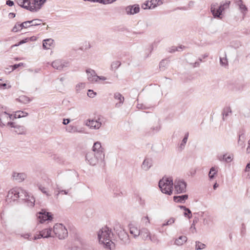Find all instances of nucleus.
<instances>
[{
  "mask_svg": "<svg viewBox=\"0 0 250 250\" xmlns=\"http://www.w3.org/2000/svg\"><path fill=\"white\" fill-rule=\"evenodd\" d=\"M15 131L18 134H25L26 129L23 126L16 125Z\"/></svg>",
  "mask_w": 250,
  "mask_h": 250,
  "instance_id": "nucleus-29",
  "label": "nucleus"
},
{
  "mask_svg": "<svg viewBox=\"0 0 250 250\" xmlns=\"http://www.w3.org/2000/svg\"><path fill=\"white\" fill-rule=\"evenodd\" d=\"M25 28H27L32 26L31 25V21H24Z\"/></svg>",
  "mask_w": 250,
  "mask_h": 250,
  "instance_id": "nucleus-57",
  "label": "nucleus"
},
{
  "mask_svg": "<svg viewBox=\"0 0 250 250\" xmlns=\"http://www.w3.org/2000/svg\"><path fill=\"white\" fill-rule=\"evenodd\" d=\"M22 200H25L27 203V206L29 207H32L34 206V198L33 197H30L28 194L27 196L26 197H23Z\"/></svg>",
  "mask_w": 250,
  "mask_h": 250,
  "instance_id": "nucleus-26",
  "label": "nucleus"
},
{
  "mask_svg": "<svg viewBox=\"0 0 250 250\" xmlns=\"http://www.w3.org/2000/svg\"><path fill=\"white\" fill-rule=\"evenodd\" d=\"M97 93L92 90L89 89L87 91V96L90 98H93L96 95Z\"/></svg>",
  "mask_w": 250,
  "mask_h": 250,
  "instance_id": "nucleus-52",
  "label": "nucleus"
},
{
  "mask_svg": "<svg viewBox=\"0 0 250 250\" xmlns=\"http://www.w3.org/2000/svg\"><path fill=\"white\" fill-rule=\"evenodd\" d=\"M69 191H70V189L63 190L62 189L61 187H60L59 185L56 184V186L55 188V192L56 198H58L59 194H65V195L68 194Z\"/></svg>",
  "mask_w": 250,
  "mask_h": 250,
  "instance_id": "nucleus-20",
  "label": "nucleus"
},
{
  "mask_svg": "<svg viewBox=\"0 0 250 250\" xmlns=\"http://www.w3.org/2000/svg\"><path fill=\"white\" fill-rule=\"evenodd\" d=\"M125 10L127 15H134L140 11V7L138 4L129 5L125 7Z\"/></svg>",
  "mask_w": 250,
  "mask_h": 250,
  "instance_id": "nucleus-13",
  "label": "nucleus"
},
{
  "mask_svg": "<svg viewBox=\"0 0 250 250\" xmlns=\"http://www.w3.org/2000/svg\"><path fill=\"white\" fill-rule=\"evenodd\" d=\"M6 4L9 6H12L14 4V3L11 0H8L6 1Z\"/></svg>",
  "mask_w": 250,
  "mask_h": 250,
  "instance_id": "nucleus-62",
  "label": "nucleus"
},
{
  "mask_svg": "<svg viewBox=\"0 0 250 250\" xmlns=\"http://www.w3.org/2000/svg\"><path fill=\"white\" fill-rule=\"evenodd\" d=\"M140 235L143 240H146L149 239L150 233L147 228H143L141 229Z\"/></svg>",
  "mask_w": 250,
  "mask_h": 250,
  "instance_id": "nucleus-21",
  "label": "nucleus"
},
{
  "mask_svg": "<svg viewBox=\"0 0 250 250\" xmlns=\"http://www.w3.org/2000/svg\"><path fill=\"white\" fill-rule=\"evenodd\" d=\"M190 231L192 232V233H194L195 231H196V228L195 227V225L194 224V223H193L190 228Z\"/></svg>",
  "mask_w": 250,
  "mask_h": 250,
  "instance_id": "nucleus-61",
  "label": "nucleus"
},
{
  "mask_svg": "<svg viewBox=\"0 0 250 250\" xmlns=\"http://www.w3.org/2000/svg\"><path fill=\"white\" fill-rule=\"evenodd\" d=\"M17 100L24 104H28L31 101L29 98L24 95L20 96L18 99H17Z\"/></svg>",
  "mask_w": 250,
  "mask_h": 250,
  "instance_id": "nucleus-30",
  "label": "nucleus"
},
{
  "mask_svg": "<svg viewBox=\"0 0 250 250\" xmlns=\"http://www.w3.org/2000/svg\"><path fill=\"white\" fill-rule=\"evenodd\" d=\"M206 246L205 244L196 241L195 242V250H203L206 248Z\"/></svg>",
  "mask_w": 250,
  "mask_h": 250,
  "instance_id": "nucleus-36",
  "label": "nucleus"
},
{
  "mask_svg": "<svg viewBox=\"0 0 250 250\" xmlns=\"http://www.w3.org/2000/svg\"><path fill=\"white\" fill-rule=\"evenodd\" d=\"M149 6H150V1H146L143 4H142V7L144 9H150Z\"/></svg>",
  "mask_w": 250,
  "mask_h": 250,
  "instance_id": "nucleus-56",
  "label": "nucleus"
},
{
  "mask_svg": "<svg viewBox=\"0 0 250 250\" xmlns=\"http://www.w3.org/2000/svg\"><path fill=\"white\" fill-rule=\"evenodd\" d=\"M167 65V62L164 60H163L160 62L159 67L162 70H164Z\"/></svg>",
  "mask_w": 250,
  "mask_h": 250,
  "instance_id": "nucleus-47",
  "label": "nucleus"
},
{
  "mask_svg": "<svg viewBox=\"0 0 250 250\" xmlns=\"http://www.w3.org/2000/svg\"><path fill=\"white\" fill-rule=\"evenodd\" d=\"M69 62L62 60H56L52 62V66L59 71H62L65 68L68 67Z\"/></svg>",
  "mask_w": 250,
  "mask_h": 250,
  "instance_id": "nucleus-8",
  "label": "nucleus"
},
{
  "mask_svg": "<svg viewBox=\"0 0 250 250\" xmlns=\"http://www.w3.org/2000/svg\"><path fill=\"white\" fill-rule=\"evenodd\" d=\"M218 172L217 167H212L210 169V171L208 173V177L210 179H212L214 178L215 175Z\"/></svg>",
  "mask_w": 250,
  "mask_h": 250,
  "instance_id": "nucleus-31",
  "label": "nucleus"
},
{
  "mask_svg": "<svg viewBox=\"0 0 250 250\" xmlns=\"http://www.w3.org/2000/svg\"><path fill=\"white\" fill-rule=\"evenodd\" d=\"M173 182L171 177H163L159 182V187L161 191L167 195L172 193Z\"/></svg>",
  "mask_w": 250,
  "mask_h": 250,
  "instance_id": "nucleus-3",
  "label": "nucleus"
},
{
  "mask_svg": "<svg viewBox=\"0 0 250 250\" xmlns=\"http://www.w3.org/2000/svg\"><path fill=\"white\" fill-rule=\"evenodd\" d=\"M27 193L23 189L21 188H15L11 189L8 191L7 195V200L9 202L15 201L18 198L26 197Z\"/></svg>",
  "mask_w": 250,
  "mask_h": 250,
  "instance_id": "nucleus-4",
  "label": "nucleus"
},
{
  "mask_svg": "<svg viewBox=\"0 0 250 250\" xmlns=\"http://www.w3.org/2000/svg\"><path fill=\"white\" fill-rule=\"evenodd\" d=\"M232 156L231 155H229L228 156H226V158H225V162L229 163L232 161Z\"/></svg>",
  "mask_w": 250,
  "mask_h": 250,
  "instance_id": "nucleus-60",
  "label": "nucleus"
},
{
  "mask_svg": "<svg viewBox=\"0 0 250 250\" xmlns=\"http://www.w3.org/2000/svg\"><path fill=\"white\" fill-rule=\"evenodd\" d=\"M85 86V83H80L77 84L76 86V90L77 92H79L81 90L84 88Z\"/></svg>",
  "mask_w": 250,
  "mask_h": 250,
  "instance_id": "nucleus-44",
  "label": "nucleus"
},
{
  "mask_svg": "<svg viewBox=\"0 0 250 250\" xmlns=\"http://www.w3.org/2000/svg\"><path fill=\"white\" fill-rule=\"evenodd\" d=\"M188 195L184 194L180 196H175L173 197V200L175 202L184 203L188 199Z\"/></svg>",
  "mask_w": 250,
  "mask_h": 250,
  "instance_id": "nucleus-22",
  "label": "nucleus"
},
{
  "mask_svg": "<svg viewBox=\"0 0 250 250\" xmlns=\"http://www.w3.org/2000/svg\"><path fill=\"white\" fill-rule=\"evenodd\" d=\"M186 212L184 213V215L185 216H187L189 219L191 218L192 217L191 211L189 208L186 209Z\"/></svg>",
  "mask_w": 250,
  "mask_h": 250,
  "instance_id": "nucleus-54",
  "label": "nucleus"
},
{
  "mask_svg": "<svg viewBox=\"0 0 250 250\" xmlns=\"http://www.w3.org/2000/svg\"><path fill=\"white\" fill-rule=\"evenodd\" d=\"M217 5V3L212 4L210 6V11L214 18L221 19V15L223 11L219 7L216 10Z\"/></svg>",
  "mask_w": 250,
  "mask_h": 250,
  "instance_id": "nucleus-14",
  "label": "nucleus"
},
{
  "mask_svg": "<svg viewBox=\"0 0 250 250\" xmlns=\"http://www.w3.org/2000/svg\"><path fill=\"white\" fill-rule=\"evenodd\" d=\"M121 64L120 61H116L113 62L111 64V69L113 70H116Z\"/></svg>",
  "mask_w": 250,
  "mask_h": 250,
  "instance_id": "nucleus-37",
  "label": "nucleus"
},
{
  "mask_svg": "<svg viewBox=\"0 0 250 250\" xmlns=\"http://www.w3.org/2000/svg\"><path fill=\"white\" fill-rule=\"evenodd\" d=\"M150 6H149V8H154L157 6V5L159 4V2L162 3L161 0H151L150 1Z\"/></svg>",
  "mask_w": 250,
  "mask_h": 250,
  "instance_id": "nucleus-40",
  "label": "nucleus"
},
{
  "mask_svg": "<svg viewBox=\"0 0 250 250\" xmlns=\"http://www.w3.org/2000/svg\"><path fill=\"white\" fill-rule=\"evenodd\" d=\"M12 177L14 180L18 182H21L26 178V176L24 173L14 172L12 174Z\"/></svg>",
  "mask_w": 250,
  "mask_h": 250,
  "instance_id": "nucleus-17",
  "label": "nucleus"
},
{
  "mask_svg": "<svg viewBox=\"0 0 250 250\" xmlns=\"http://www.w3.org/2000/svg\"><path fill=\"white\" fill-rule=\"evenodd\" d=\"M232 113V110L230 106L225 107L222 112L223 120L224 121L226 118Z\"/></svg>",
  "mask_w": 250,
  "mask_h": 250,
  "instance_id": "nucleus-24",
  "label": "nucleus"
},
{
  "mask_svg": "<svg viewBox=\"0 0 250 250\" xmlns=\"http://www.w3.org/2000/svg\"><path fill=\"white\" fill-rule=\"evenodd\" d=\"M47 0H33L32 6L30 5L25 6L26 9L29 10L31 12L37 11L41 8L42 6L45 2Z\"/></svg>",
  "mask_w": 250,
  "mask_h": 250,
  "instance_id": "nucleus-9",
  "label": "nucleus"
},
{
  "mask_svg": "<svg viewBox=\"0 0 250 250\" xmlns=\"http://www.w3.org/2000/svg\"><path fill=\"white\" fill-rule=\"evenodd\" d=\"M245 136L243 134H240L239 135V139L238 141V144L241 146L242 148L245 146Z\"/></svg>",
  "mask_w": 250,
  "mask_h": 250,
  "instance_id": "nucleus-35",
  "label": "nucleus"
},
{
  "mask_svg": "<svg viewBox=\"0 0 250 250\" xmlns=\"http://www.w3.org/2000/svg\"><path fill=\"white\" fill-rule=\"evenodd\" d=\"M148 239H149L153 243H155L156 244H159L160 242L159 240L155 235H150Z\"/></svg>",
  "mask_w": 250,
  "mask_h": 250,
  "instance_id": "nucleus-45",
  "label": "nucleus"
},
{
  "mask_svg": "<svg viewBox=\"0 0 250 250\" xmlns=\"http://www.w3.org/2000/svg\"><path fill=\"white\" fill-rule=\"evenodd\" d=\"M137 107L138 108L142 109H146V106L144 105L143 104H138L137 105Z\"/></svg>",
  "mask_w": 250,
  "mask_h": 250,
  "instance_id": "nucleus-63",
  "label": "nucleus"
},
{
  "mask_svg": "<svg viewBox=\"0 0 250 250\" xmlns=\"http://www.w3.org/2000/svg\"><path fill=\"white\" fill-rule=\"evenodd\" d=\"M114 98L117 100H119V102L116 104V107H120L122 105L124 101V97L122 94L119 92H116L114 94Z\"/></svg>",
  "mask_w": 250,
  "mask_h": 250,
  "instance_id": "nucleus-23",
  "label": "nucleus"
},
{
  "mask_svg": "<svg viewBox=\"0 0 250 250\" xmlns=\"http://www.w3.org/2000/svg\"><path fill=\"white\" fill-rule=\"evenodd\" d=\"M38 187L39 188V189L44 194L46 195L47 196H49L51 195L50 194H49V192L48 191L46 188L45 187L42 186L41 185H38Z\"/></svg>",
  "mask_w": 250,
  "mask_h": 250,
  "instance_id": "nucleus-39",
  "label": "nucleus"
},
{
  "mask_svg": "<svg viewBox=\"0 0 250 250\" xmlns=\"http://www.w3.org/2000/svg\"><path fill=\"white\" fill-rule=\"evenodd\" d=\"M245 86V84L243 83L238 84L236 87V90L237 91L241 92L244 90Z\"/></svg>",
  "mask_w": 250,
  "mask_h": 250,
  "instance_id": "nucleus-48",
  "label": "nucleus"
},
{
  "mask_svg": "<svg viewBox=\"0 0 250 250\" xmlns=\"http://www.w3.org/2000/svg\"><path fill=\"white\" fill-rule=\"evenodd\" d=\"M220 63L222 66H227L228 65L226 55L225 57L220 58Z\"/></svg>",
  "mask_w": 250,
  "mask_h": 250,
  "instance_id": "nucleus-42",
  "label": "nucleus"
},
{
  "mask_svg": "<svg viewBox=\"0 0 250 250\" xmlns=\"http://www.w3.org/2000/svg\"><path fill=\"white\" fill-rule=\"evenodd\" d=\"M28 41V38H26L24 40H22L20 42H19L17 44H16L15 45H14V46H18L21 44H22L23 43H24L25 42H27V41Z\"/></svg>",
  "mask_w": 250,
  "mask_h": 250,
  "instance_id": "nucleus-58",
  "label": "nucleus"
},
{
  "mask_svg": "<svg viewBox=\"0 0 250 250\" xmlns=\"http://www.w3.org/2000/svg\"><path fill=\"white\" fill-rule=\"evenodd\" d=\"M32 26H37L41 24L42 20L40 19H33L31 20Z\"/></svg>",
  "mask_w": 250,
  "mask_h": 250,
  "instance_id": "nucleus-43",
  "label": "nucleus"
},
{
  "mask_svg": "<svg viewBox=\"0 0 250 250\" xmlns=\"http://www.w3.org/2000/svg\"><path fill=\"white\" fill-rule=\"evenodd\" d=\"M102 118L99 117L97 119H88L85 122V125L92 129H98L102 125Z\"/></svg>",
  "mask_w": 250,
  "mask_h": 250,
  "instance_id": "nucleus-6",
  "label": "nucleus"
},
{
  "mask_svg": "<svg viewBox=\"0 0 250 250\" xmlns=\"http://www.w3.org/2000/svg\"><path fill=\"white\" fill-rule=\"evenodd\" d=\"M111 236H112L111 230L107 227L102 228L98 233L100 243L103 244L110 250L114 247V244L111 240Z\"/></svg>",
  "mask_w": 250,
  "mask_h": 250,
  "instance_id": "nucleus-2",
  "label": "nucleus"
},
{
  "mask_svg": "<svg viewBox=\"0 0 250 250\" xmlns=\"http://www.w3.org/2000/svg\"><path fill=\"white\" fill-rule=\"evenodd\" d=\"M237 4L239 6V8L241 10V12H242L245 15L248 10L247 7L245 6V5L243 4L242 0H238L237 1Z\"/></svg>",
  "mask_w": 250,
  "mask_h": 250,
  "instance_id": "nucleus-33",
  "label": "nucleus"
},
{
  "mask_svg": "<svg viewBox=\"0 0 250 250\" xmlns=\"http://www.w3.org/2000/svg\"><path fill=\"white\" fill-rule=\"evenodd\" d=\"M31 234L30 233H23L21 234V236L23 237L24 239H28V240L31 241L32 240V238H31Z\"/></svg>",
  "mask_w": 250,
  "mask_h": 250,
  "instance_id": "nucleus-51",
  "label": "nucleus"
},
{
  "mask_svg": "<svg viewBox=\"0 0 250 250\" xmlns=\"http://www.w3.org/2000/svg\"><path fill=\"white\" fill-rule=\"evenodd\" d=\"M17 2L20 6L25 9V6L28 5L32 6V2H31V0H17Z\"/></svg>",
  "mask_w": 250,
  "mask_h": 250,
  "instance_id": "nucleus-27",
  "label": "nucleus"
},
{
  "mask_svg": "<svg viewBox=\"0 0 250 250\" xmlns=\"http://www.w3.org/2000/svg\"><path fill=\"white\" fill-rule=\"evenodd\" d=\"M38 218L39 219L40 223H42L43 222L51 220L52 219L51 215L48 212L44 210H42V211L38 212L37 214Z\"/></svg>",
  "mask_w": 250,
  "mask_h": 250,
  "instance_id": "nucleus-11",
  "label": "nucleus"
},
{
  "mask_svg": "<svg viewBox=\"0 0 250 250\" xmlns=\"http://www.w3.org/2000/svg\"><path fill=\"white\" fill-rule=\"evenodd\" d=\"M229 3L230 2L229 1L228 2H226L223 4H221L219 7L220 8L222 11H224L226 8L229 7Z\"/></svg>",
  "mask_w": 250,
  "mask_h": 250,
  "instance_id": "nucleus-53",
  "label": "nucleus"
},
{
  "mask_svg": "<svg viewBox=\"0 0 250 250\" xmlns=\"http://www.w3.org/2000/svg\"><path fill=\"white\" fill-rule=\"evenodd\" d=\"M174 222H175V219L173 217H171L167 222L166 223H164L162 225V227H164V226H165L167 225H171L173 223H174Z\"/></svg>",
  "mask_w": 250,
  "mask_h": 250,
  "instance_id": "nucleus-50",
  "label": "nucleus"
},
{
  "mask_svg": "<svg viewBox=\"0 0 250 250\" xmlns=\"http://www.w3.org/2000/svg\"><path fill=\"white\" fill-rule=\"evenodd\" d=\"M53 233L54 237L59 239H63L68 235V231L65 227L62 224H56L53 227Z\"/></svg>",
  "mask_w": 250,
  "mask_h": 250,
  "instance_id": "nucleus-5",
  "label": "nucleus"
},
{
  "mask_svg": "<svg viewBox=\"0 0 250 250\" xmlns=\"http://www.w3.org/2000/svg\"><path fill=\"white\" fill-rule=\"evenodd\" d=\"M28 113H27L26 112L22 111H18L16 112L15 114L14 115V118H20L21 117H26L27 116H28Z\"/></svg>",
  "mask_w": 250,
  "mask_h": 250,
  "instance_id": "nucleus-34",
  "label": "nucleus"
},
{
  "mask_svg": "<svg viewBox=\"0 0 250 250\" xmlns=\"http://www.w3.org/2000/svg\"><path fill=\"white\" fill-rule=\"evenodd\" d=\"M118 236L121 241L125 244L130 243L129 235L125 229H122L118 232Z\"/></svg>",
  "mask_w": 250,
  "mask_h": 250,
  "instance_id": "nucleus-12",
  "label": "nucleus"
},
{
  "mask_svg": "<svg viewBox=\"0 0 250 250\" xmlns=\"http://www.w3.org/2000/svg\"><path fill=\"white\" fill-rule=\"evenodd\" d=\"M54 40L51 39L44 40L43 41V48L45 49H48L53 44Z\"/></svg>",
  "mask_w": 250,
  "mask_h": 250,
  "instance_id": "nucleus-28",
  "label": "nucleus"
},
{
  "mask_svg": "<svg viewBox=\"0 0 250 250\" xmlns=\"http://www.w3.org/2000/svg\"><path fill=\"white\" fill-rule=\"evenodd\" d=\"M183 47H184V46H172L169 48L168 51L170 53L175 52V51H180L182 50Z\"/></svg>",
  "mask_w": 250,
  "mask_h": 250,
  "instance_id": "nucleus-38",
  "label": "nucleus"
},
{
  "mask_svg": "<svg viewBox=\"0 0 250 250\" xmlns=\"http://www.w3.org/2000/svg\"><path fill=\"white\" fill-rule=\"evenodd\" d=\"M68 250H81V248H79L78 247L74 246V247L69 248Z\"/></svg>",
  "mask_w": 250,
  "mask_h": 250,
  "instance_id": "nucleus-64",
  "label": "nucleus"
},
{
  "mask_svg": "<svg viewBox=\"0 0 250 250\" xmlns=\"http://www.w3.org/2000/svg\"><path fill=\"white\" fill-rule=\"evenodd\" d=\"M152 159L146 158L142 163L141 168L145 171H147L152 167Z\"/></svg>",
  "mask_w": 250,
  "mask_h": 250,
  "instance_id": "nucleus-19",
  "label": "nucleus"
},
{
  "mask_svg": "<svg viewBox=\"0 0 250 250\" xmlns=\"http://www.w3.org/2000/svg\"><path fill=\"white\" fill-rule=\"evenodd\" d=\"M12 31L14 32H17L21 31L19 25V22H18L15 24L14 26L13 27Z\"/></svg>",
  "mask_w": 250,
  "mask_h": 250,
  "instance_id": "nucleus-49",
  "label": "nucleus"
},
{
  "mask_svg": "<svg viewBox=\"0 0 250 250\" xmlns=\"http://www.w3.org/2000/svg\"><path fill=\"white\" fill-rule=\"evenodd\" d=\"M116 0H101L100 3L104 4H110L116 1Z\"/></svg>",
  "mask_w": 250,
  "mask_h": 250,
  "instance_id": "nucleus-55",
  "label": "nucleus"
},
{
  "mask_svg": "<svg viewBox=\"0 0 250 250\" xmlns=\"http://www.w3.org/2000/svg\"><path fill=\"white\" fill-rule=\"evenodd\" d=\"M12 115L8 114L6 112H3L0 114V125L4 126L9 119H11Z\"/></svg>",
  "mask_w": 250,
  "mask_h": 250,
  "instance_id": "nucleus-15",
  "label": "nucleus"
},
{
  "mask_svg": "<svg viewBox=\"0 0 250 250\" xmlns=\"http://www.w3.org/2000/svg\"><path fill=\"white\" fill-rule=\"evenodd\" d=\"M244 116L245 117H249L250 116V109L249 108L246 109L245 112L244 113Z\"/></svg>",
  "mask_w": 250,
  "mask_h": 250,
  "instance_id": "nucleus-59",
  "label": "nucleus"
},
{
  "mask_svg": "<svg viewBox=\"0 0 250 250\" xmlns=\"http://www.w3.org/2000/svg\"><path fill=\"white\" fill-rule=\"evenodd\" d=\"M87 79L91 83H95L98 82V76L97 75L95 71L90 68L86 70Z\"/></svg>",
  "mask_w": 250,
  "mask_h": 250,
  "instance_id": "nucleus-10",
  "label": "nucleus"
},
{
  "mask_svg": "<svg viewBox=\"0 0 250 250\" xmlns=\"http://www.w3.org/2000/svg\"><path fill=\"white\" fill-rule=\"evenodd\" d=\"M141 221L142 223L146 226H147L150 223L148 216H145L143 217L141 219Z\"/></svg>",
  "mask_w": 250,
  "mask_h": 250,
  "instance_id": "nucleus-46",
  "label": "nucleus"
},
{
  "mask_svg": "<svg viewBox=\"0 0 250 250\" xmlns=\"http://www.w3.org/2000/svg\"><path fill=\"white\" fill-rule=\"evenodd\" d=\"M41 237L43 238L54 237L53 229L51 228L44 229L41 231Z\"/></svg>",
  "mask_w": 250,
  "mask_h": 250,
  "instance_id": "nucleus-18",
  "label": "nucleus"
},
{
  "mask_svg": "<svg viewBox=\"0 0 250 250\" xmlns=\"http://www.w3.org/2000/svg\"><path fill=\"white\" fill-rule=\"evenodd\" d=\"M173 184L176 193L180 194L186 192L187 184L185 181L181 180H175Z\"/></svg>",
  "mask_w": 250,
  "mask_h": 250,
  "instance_id": "nucleus-7",
  "label": "nucleus"
},
{
  "mask_svg": "<svg viewBox=\"0 0 250 250\" xmlns=\"http://www.w3.org/2000/svg\"><path fill=\"white\" fill-rule=\"evenodd\" d=\"M104 158L103 148L99 142L94 143L92 151L88 152L85 156L86 160L92 166H95L99 162H103Z\"/></svg>",
  "mask_w": 250,
  "mask_h": 250,
  "instance_id": "nucleus-1",
  "label": "nucleus"
},
{
  "mask_svg": "<svg viewBox=\"0 0 250 250\" xmlns=\"http://www.w3.org/2000/svg\"><path fill=\"white\" fill-rule=\"evenodd\" d=\"M66 130L70 133L80 132V131L78 130L76 126L72 125L67 126L66 128Z\"/></svg>",
  "mask_w": 250,
  "mask_h": 250,
  "instance_id": "nucleus-32",
  "label": "nucleus"
},
{
  "mask_svg": "<svg viewBox=\"0 0 250 250\" xmlns=\"http://www.w3.org/2000/svg\"><path fill=\"white\" fill-rule=\"evenodd\" d=\"M187 241V237L186 236H181L176 239L174 244L177 246H181Z\"/></svg>",
  "mask_w": 250,
  "mask_h": 250,
  "instance_id": "nucleus-25",
  "label": "nucleus"
},
{
  "mask_svg": "<svg viewBox=\"0 0 250 250\" xmlns=\"http://www.w3.org/2000/svg\"><path fill=\"white\" fill-rule=\"evenodd\" d=\"M129 232L130 233L133 235V236L136 238L140 234L141 229L138 228L136 226L133 224H130L129 225Z\"/></svg>",
  "mask_w": 250,
  "mask_h": 250,
  "instance_id": "nucleus-16",
  "label": "nucleus"
},
{
  "mask_svg": "<svg viewBox=\"0 0 250 250\" xmlns=\"http://www.w3.org/2000/svg\"><path fill=\"white\" fill-rule=\"evenodd\" d=\"M188 133H187L185 134V137L183 138V139L182 141V143L180 144V147L181 149H183L185 147V146L186 144L187 143V140L188 139Z\"/></svg>",
  "mask_w": 250,
  "mask_h": 250,
  "instance_id": "nucleus-41",
  "label": "nucleus"
}]
</instances>
